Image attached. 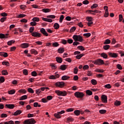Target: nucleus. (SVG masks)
<instances>
[{"instance_id":"nucleus-1","label":"nucleus","mask_w":124,"mask_h":124,"mask_svg":"<svg viewBox=\"0 0 124 124\" xmlns=\"http://www.w3.org/2000/svg\"><path fill=\"white\" fill-rule=\"evenodd\" d=\"M73 39L75 41H79V42H82V41H83V37L80 35H74L73 36Z\"/></svg>"},{"instance_id":"nucleus-2","label":"nucleus","mask_w":124,"mask_h":124,"mask_svg":"<svg viewBox=\"0 0 124 124\" xmlns=\"http://www.w3.org/2000/svg\"><path fill=\"white\" fill-rule=\"evenodd\" d=\"M56 93L61 96H66L67 93L66 91H61L60 90L55 91Z\"/></svg>"},{"instance_id":"nucleus-3","label":"nucleus","mask_w":124,"mask_h":124,"mask_svg":"<svg viewBox=\"0 0 124 124\" xmlns=\"http://www.w3.org/2000/svg\"><path fill=\"white\" fill-rule=\"evenodd\" d=\"M92 63L97 65H101V64H104V61L101 59H98L96 61H92Z\"/></svg>"},{"instance_id":"nucleus-4","label":"nucleus","mask_w":124,"mask_h":124,"mask_svg":"<svg viewBox=\"0 0 124 124\" xmlns=\"http://www.w3.org/2000/svg\"><path fill=\"white\" fill-rule=\"evenodd\" d=\"M35 120L33 118L26 120L24 122L23 124H35Z\"/></svg>"},{"instance_id":"nucleus-5","label":"nucleus","mask_w":124,"mask_h":124,"mask_svg":"<svg viewBox=\"0 0 124 124\" xmlns=\"http://www.w3.org/2000/svg\"><path fill=\"white\" fill-rule=\"evenodd\" d=\"M64 110H61V111L58 112L57 113H55L54 116L56 119H61L62 118L61 115H62V114H64Z\"/></svg>"},{"instance_id":"nucleus-6","label":"nucleus","mask_w":124,"mask_h":124,"mask_svg":"<svg viewBox=\"0 0 124 124\" xmlns=\"http://www.w3.org/2000/svg\"><path fill=\"white\" fill-rule=\"evenodd\" d=\"M84 95L85 94L82 92H76L75 93V96L78 98H82V97H84Z\"/></svg>"},{"instance_id":"nucleus-7","label":"nucleus","mask_w":124,"mask_h":124,"mask_svg":"<svg viewBox=\"0 0 124 124\" xmlns=\"http://www.w3.org/2000/svg\"><path fill=\"white\" fill-rule=\"evenodd\" d=\"M81 54V52L79 51H75L74 52L75 55H78L76 56V59H77L78 60H80V59H81V58H82V57L84 56L83 54Z\"/></svg>"},{"instance_id":"nucleus-8","label":"nucleus","mask_w":124,"mask_h":124,"mask_svg":"<svg viewBox=\"0 0 124 124\" xmlns=\"http://www.w3.org/2000/svg\"><path fill=\"white\" fill-rule=\"evenodd\" d=\"M56 87H58L59 88H63L64 87V82L58 81L55 84Z\"/></svg>"},{"instance_id":"nucleus-9","label":"nucleus","mask_w":124,"mask_h":124,"mask_svg":"<svg viewBox=\"0 0 124 124\" xmlns=\"http://www.w3.org/2000/svg\"><path fill=\"white\" fill-rule=\"evenodd\" d=\"M101 100L104 103H107V96L103 94L101 96Z\"/></svg>"},{"instance_id":"nucleus-10","label":"nucleus","mask_w":124,"mask_h":124,"mask_svg":"<svg viewBox=\"0 0 124 124\" xmlns=\"http://www.w3.org/2000/svg\"><path fill=\"white\" fill-rule=\"evenodd\" d=\"M32 36H33L34 37H41V34L40 33H38L37 32H33L31 33Z\"/></svg>"},{"instance_id":"nucleus-11","label":"nucleus","mask_w":124,"mask_h":124,"mask_svg":"<svg viewBox=\"0 0 124 124\" xmlns=\"http://www.w3.org/2000/svg\"><path fill=\"white\" fill-rule=\"evenodd\" d=\"M60 77V75L57 74V73H55V75H52L50 76L49 78V79H55L56 78H59Z\"/></svg>"},{"instance_id":"nucleus-12","label":"nucleus","mask_w":124,"mask_h":124,"mask_svg":"<svg viewBox=\"0 0 124 124\" xmlns=\"http://www.w3.org/2000/svg\"><path fill=\"white\" fill-rule=\"evenodd\" d=\"M108 56L109 57H111V58H117L118 54L115 53H112V52H108Z\"/></svg>"},{"instance_id":"nucleus-13","label":"nucleus","mask_w":124,"mask_h":124,"mask_svg":"<svg viewBox=\"0 0 124 124\" xmlns=\"http://www.w3.org/2000/svg\"><path fill=\"white\" fill-rule=\"evenodd\" d=\"M40 31L41 33H42L44 35H45L46 36H48V33L46 31V30L44 28H42L40 30Z\"/></svg>"},{"instance_id":"nucleus-14","label":"nucleus","mask_w":124,"mask_h":124,"mask_svg":"<svg viewBox=\"0 0 124 124\" xmlns=\"http://www.w3.org/2000/svg\"><path fill=\"white\" fill-rule=\"evenodd\" d=\"M22 112H23V110H17L14 112V113L13 114V116H18V115L22 114Z\"/></svg>"},{"instance_id":"nucleus-15","label":"nucleus","mask_w":124,"mask_h":124,"mask_svg":"<svg viewBox=\"0 0 124 124\" xmlns=\"http://www.w3.org/2000/svg\"><path fill=\"white\" fill-rule=\"evenodd\" d=\"M5 107L6 108H8V109H13L15 107V105L13 104H6Z\"/></svg>"},{"instance_id":"nucleus-16","label":"nucleus","mask_w":124,"mask_h":124,"mask_svg":"<svg viewBox=\"0 0 124 124\" xmlns=\"http://www.w3.org/2000/svg\"><path fill=\"white\" fill-rule=\"evenodd\" d=\"M7 36H8V34H2L0 33V38L1 39H2L3 38H7Z\"/></svg>"},{"instance_id":"nucleus-17","label":"nucleus","mask_w":124,"mask_h":124,"mask_svg":"<svg viewBox=\"0 0 124 124\" xmlns=\"http://www.w3.org/2000/svg\"><path fill=\"white\" fill-rule=\"evenodd\" d=\"M21 48H26L30 46V44L28 43H23L21 45Z\"/></svg>"},{"instance_id":"nucleus-18","label":"nucleus","mask_w":124,"mask_h":124,"mask_svg":"<svg viewBox=\"0 0 124 124\" xmlns=\"http://www.w3.org/2000/svg\"><path fill=\"white\" fill-rule=\"evenodd\" d=\"M56 60L57 62H59V63H62V59L61 57H57L56 58Z\"/></svg>"},{"instance_id":"nucleus-19","label":"nucleus","mask_w":124,"mask_h":124,"mask_svg":"<svg viewBox=\"0 0 124 124\" xmlns=\"http://www.w3.org/2000/svg\"><path fill=\"white\" fill-rule=\"evenodd\" d=\"M58 52L59 53V54H62V53L64 52V48L63 47H60L58 49Z\"/></svg>"},{"instance_id":"nucleus-20","label":"nucleus","mask_w":124,"mask_h":124,"mask_svg":"<svg viewBox=\"0 0 124 124\" xmlns=\"http://www.w3.org/2000/svg\"><path fill=\"white\" fill-rule=\"evenodd\" d=\"M0 55L4 58H7L8 57V54L6 52H0Z\"/></svg>"},{"instance_id":"nucleus-21","label":"nucleus","mask_w":124,"mask_h":124,"mask_svg":"<svg viewBox=\"0 0 124 124\" xmlns=\"http://www.w3.org/2000/svg\"><path fill=\"white\" fill-rule=\"evenodd\" d=\"M30 52H31V54H33L34 55H37V54H38V52H37V51H36L34 49H31L30 50Z\"/></svg>"},{"instance_id":"nucleus-22","label":"nucleus","mask_w":124,"mask_h":124,"mask_svg":"<svg viewBox=\"0 0 124 124\" xmlns=\"http://www.w3.org/2000/svg\"><path fill=\"white\" fill-rule=\"evenodd\" d=\"M121 102H120V101L119 100H116L114 102V105H115V106H120V105H121Z\"/></svg>"},{"instance_id":"nucleus-23","label":"nucleus","mask_w":124,"mask_h":124,"mask_svg":"<svg viewBox=\"0 0 124 124\" xmlns=\"http://www.w3.org/2000/svg\"><path fill=\"white\" fill-rule=\"evenodd\" d=\"M70 78V77L67 76H63L62 77V79L63 81H65V80H67L68 79H69Z\"/></svg>"},{"instance_id":"nucleus-24","label":"nucleus","mask_w":124,"mask_h":124,"mask_svg":"<svg viewBox=\"0 0 124 124\" xmlns=\"http://www.w3.org/2000/svg\"><path fill=\"white\" fill-rule=\"evenodd\" d=\"M42 11L45 13H48L51 11V10L50 9L44 8L42 10Z\"/></svg>"},{"instance_id":"nucleus-25","label":"nucleus","mask_w":124,"mask_h":124,"mask_svg":"<svg viewBox=\"0 0 124 124\" xmlns=\"http://www.w3.org/2000/svg\"><path fill=\"white\" fill-rule=\"evenodd\" d=\"M28 98V96L27 95H24L20 97L19 100H25Z\"/></svg>"},{"instance_id":"nucleus-26","label":"nucleus","mask_w":124,"mask_h":124,"mask_svg":"<svg viewBox=\"0 0 124 124\" xmlns=\"http://www.w3.org/2000/svg\"><path fill=\"white\" fill-rule=\"evenodd\" d=\"M54 28L55 30H58L60 28V25L58 23H55L54 24Z\"/></svg>"},{"instance_id":"nucleus-27","label":"nucleus","mask_w":124,"mask_h":124,"mask_svg":"<svg viewBox=\"0 0 124 124\" xmlns=\"http://www.w3.org/2000/svg\"><path fill=\"white\" fill-rule=\"evenodd\" d=\"M66 66L67 65L65 64L62 65L61 66L60 69H61V70H65V69H66Z\"/></svg>"},{"instance_id":"nucleus-28","label":"nucleus","mask_w":124,"mask_h":124,"mask_svg":"<svg viewBox=\"0 0 124 124\" xmlns=\"http://www.w3.org/2000/svg\"><path fill=\"white\" fill-rule=\"evenodd\" d=\"M101 56L104 59H107V58L108 57V56L105 53H101Z\"/></svg>"},{"instance_id":"nucleus-29","label":"nucleus","mask_w":124,"mask_h":124,"mask_svg":"<svg viewBox=\"0 0 124 124\" xmlns=\"http://www.w3.org/2000/svg\"><path fill=\"white\" fill-rule=\"evenodd\" d=\"M108 16H109V12H108V9H106L105 13L104 14V17L106 18L108 17Z\"/></svg>"},{"instance_id":"nucleus-30","label":"nucleus","mask_w":124,"mask_h":124,"mask_svg":"<svg viewBox=\"0 0 124 124\" xmlns=\"http://www.w3.org/2000/svg\"><path fill=\"white\" fill-rule=\"evenodd\" d=\"M95 71L96 72H99V73H103V72H104V71L102 69H96Z\"/></svg>"},{"instance_id":"nucleus-31","label":"nucleus","mask_w":124,"mask_h":124,"mask_svg":"<svg viewBox=\"0 0 124 124\" xmlns=\"http://www.w3.org/2000/svg\"><path fill=\"white\" fill-rule=\"evenodd\" d=\"M109 48H110V46L108 45H106L103 46V49L104 50H109Z\"/></svg>"},{"instance_id":"nucleus-32","label":"nucleus","mask_w":124,"mask_h":124,"mask_svg":"<svg viewBox=\"0 0 124 124\" xmlns=\"http://www.w3.org/2000/svg\"><path fill=\"white\" fill-rule=\"evenodd\" d=\"M80 113H81V111H80V110H76L74 111V114H75L76 116H79Z\"/></svg>"},{"instance_id":"nucleus-33","label":"nucleus","mask_w":124,"mask_h":124,"mask_svg":"<svg viewBox=\"0 0 124 124\" xmlns=\"http://www.w3.org/2000/svg\"><path fill=\"white\" fill-rule=\"evenodd\" d=\"M111 43V41L109 39H106L105 42H104V44H110Z\"/></svg>"},{"instance_id":"nucleus-34","label":"nucleus","mask_w":124,"mask_h":124,"mask_svg":"<svg viewBox=\"0 0 124 124\" xmlns=\"http://www.w3.org/2000/svg\"><path fill=\"white\" fill-rule=\"evenodd\" d=\"M78 49H79L80 50V51H84L85 50V47H83L82 46H79L77 47Z\"/></svg>"},{"instance_id":"nucleus-35","label":"nucleus","mask_w":124,"mask_h":124,"mask_svg":"<svg viewBox=\"0 0 124 124\" xmlns=\"http://www.w3.org/2000/svg\"><path fill=\"white\" fill-rule=\"evenodd\" d=\"M91 84H92V85H96V84H97V82L96 81V80L95 79H92L91 81Z\"/></svg>"},{"instance_id":"nucleus-36","label":"nucleus","mask_w":124,"mask_h":124,"mask_svg":"<svg viewBox=\"0 0 124 124\" xmlns=\"http://www.w3.org/2000/svg\"><path fill=\"white\" fill-rule=\"evenodd\" d=\"M63 19H64V16L63 15H61L60 17V23H62V21L63 20Z\"/></svg>"},{"instance_id":"nucleus-37","label":"nucleus","mask_w":124,"mask_h":124,"mask_svg":"<svg viewBox=\"0 0 124 124\" xmlns=\"http://www.w3.org/2000/svg\"><path fill=\"white\" fill-rule=\"evenodd\" d=\"M26 16H27L26 15L20 14L18 16H17L16 17H17V18H24V17H26Z\"/></svg>"},{"instance_id":"nucleus-38","label":"nucleus","mask_w":124,"mask_h":124,"mask_svg":"<svg viewBox=\"0 0 124 124\" xmlns=\"http://www.w3.org/2000/svg\"><path fill=\"white\" fill-rule=\"evenodd\" d=\"M12 43H15V41H14L13 40H11V41L8 42L7 44H8V45H9V46H10L12 45Z\"/></svg>"},{"instance_id":"nucleus-39","label":"nucleus","mask_w":124,"mask_h":124,"mask_svg":"<svg viewBox=\"0 0 124 124\" xmlns=\"http://www.w3.org/2000/svg\"><path fill=\"white\" fill-rule=\"evenodd\" d=\"M32 20L33 22H39V18L38 17H33Z\"/></svg>"},{"instance_id":"nucleus-40","label":"nucleus","mask_w":124,"mask_h":124,"mask_svg":"<svg viewBox=\"0 0 124 124\" xmlns=\"http://www.w3.org/2000/svg\"><path fill=\"white\" fill-rule=\"evenodd\" d=\"M2 75H8V72H7V71L6 70H3L2 71Z\"/></svg>"},{"instance_id":"nucleus-41","label":"nucleus","mask_w":124,"mask_h":124,"mask_svg":"<svg viewBox=\"0 0 124 124\" xmlns=\"http://www.w3.org/2000/svg\"><path fill=\"white\" fill-rule=\"evenodd\" d=\"M52 46L54 47H59V46H60V44H59L58 42H55L52 44Z\"/></svg>"},{"instance_id":"nucleus-42","label":"nucleus","mask_w":124,"mask_h":124,"mask_svg":"<svg viewBox=\"0 0 124 124\" xmlns=\"http://www.w3.org/2000/svg\"><path fill=\"white\" fill-rule=\"evenodd\" d=\"M97 6H98V5L97 4H93V5L91 6V9H93V8H96Z\"/></svg>"},{"instance_id":"nucleus-43","label":"nucleus","mask_w":124,"mask_h":124,"mask_svg":"<svg viewBox=\"0 0 124 124\" xmlns=\"http://www.w3.org/2000/svg\"><path fill=\"white\" fill-rule=\"evenodd\" d=\"M86 93L88 95H92V94H93V92L91 91V90H87Z\"/></svg>"},{"instance_id":"nucleus-44","label":"nucleus","mask_w":124,"mask_h":124,"mask_svg":"<svg viewBox=\"0 0 124 124\" xmlns=\"http://www.w3.org/2000/svg\"><path fill=\"white\" fill-rule=\"evenodd\" d=\"M28 91L29 93H34V91L33 90H32L31 88H29L28 89Z\"/></svg>"},{"instance_id":"nucleus-45","label":"nucleus","mask_w":124,"mask_h":124,"mask_svg":"<svg viewBox=\"0 0 124 124\" xmlns=\"http://www.w3.org/2000/svg\"><path fill=\"white\" fill-rule=\"evenodd\" d=\"M76 30V27H72L70 30V32H73V31H75V30Z\"/></svg>"},{"instance_id":"nucleus-46","label":"nucleus","mask_w":124,"mask_h":124,"mask_svg":"<svg viewBox=\"0 0 124 124\" xmlns=\"http://www.w3.org/2000/svg\"><path fill=\"white\" fill-rule=\"evenodd\" d=\"M86 20L88 21V22H92L93 20V17H92L91 16H87L86 17Z\"/></svg>"},{"instance_id":"nucleus-47","label":"nucleus","mask_w":124,"mask_h":124,"mask_svg":"<svg viewBox=\"0 0 124 124\" xmlns=\"http://www.w3.org/2000/svg\"><path fill=\"white\" fill-rule=\"evenodd\" d=\"M47 18H50L51 19H55L56 18V16L54 15H49L46 16Z\"/></svg>"},{"instance_id":"nucleus-48","label":"nucleus","mask_w":124,"mask_h":124,"mask_svg":"<svg viewBox=\"0 0 124 124\" xmlns=\"http://www.w3.org/2000/svg\"><path fill=\"white\" fill-rule=\"evenodd\" d=\"M74 73H75V74H78V67H76L74 69Z\"/></svg>"},{"instance_id":"nucleus-49","label":"nucleus","mask_w":124,"mask_h":124,"mask_svg":"<svg viewBox=\"0 0 124 124\" xmlns=\"http://www.w3.org/2000/svg\"><path fill=\"white\" fill-rule=\"evenodd\" d=\"M2 64H3V65H6V66H8V65H9V62H2Z\"/></svg>"},{"instance_id":"nucleus-50","label":"nucleus","mask_w":124,"mask_h":124,"mask_svg":"<svg viewBox=\"0 0 124 124\" xmlns=\"http://www.w3.org/2000/svg\"><path fill=\"white\" fill-rule=\"evenodd\" d=\"M33 31H34V27H30L29 29L30 32H31V33H32V32H33Z\"/></svg>"},{"instance_id":"nucleus-51","label":"nucleus","mask_w":124,"mask_h":124,"mask_svg":"<svg viewBox=\"0 0 124 124\" xmlns=\"http://www.w3.org/2000/svg\"><path fill=\"white\" fill-rule=\"evenodd\" d=\"M107 111L105 109H102L99 110V113L100 114H105L106 113Z\"/></svg>"},{"instance_id":"nucleus-52","label":"nucleus","mask_w":124,"mask_h":124,"mask_svg":"<svg viewBox=\"0 0 124 124\" xmlns=\"http://www.w3.org/2000/svg\"><path fill=\"white\" fill-rule=\"evenodd\" d=\"M31 75L32 76L35 77V76H37V73H36L35 71H33L31 72Z\"/></svg>"},{"instance_id":"nucleus-53","label":"nucleus","mask_w":124,"mask_h":124,"mask_svg":"<svg viewBox=\"0 0 124 124\" xmlns=\"http://www.w3.org/2000/svg\"><path fill=\"white\" fill-rule=\"evenodd\" d=\"M23 74H24V75H28V70L24 69L23 70Z\"/></svg>"},{"instance_id":"nucleus-54","label":"nucleus","mask_w":124,"mask_h":124,"mask_svg":"<svg viewBox=\"0 0 124 124\" xmlns=\"http://www.w3.org/2000/svg\"><path fill=\"white\" fill-rule=\"evenodd\" d=\"M83 35L86 37H90V36L91 35V33H84Z\"/></svg>"},{"instance_id":"nucleus-55","label":"nucleus","mask_w":124,"mask_h":124,"mask_svg":"<svg viewBox=\"0 0 124 124\" xmlns=\"http://www.w3.org/2000/svg\"><path fill=\"white\" fill-rule=\"evenodd\" d=\"M9 94H14L15 93V91L14 90H10L8 92Z\"/></svg>"},{"instance_id":"nucleus-56","label":"nucleus","mask_w":124,"mask_h":124,"mask_svg":"<svg viewBox=\"0 0 124 124\" xmlns=\"http://www.w3.org/2000/svg\"><path fill=\"white\" fill-rule=\"evenodd\" d=\"M20 7L21 9H22V10H24V9H26V8H27V6L25 5H21Z\"/></svg>"},{"instance_id":"nucleus-57","label":"nucleus","mask_w":124,"mask_h":124,"mask_svg":"<svg viewBox=\"0 0 124 124\" xmlns=\"http://www.w3.org/2000/svg\"><path fill=\"white\" fill-rule=\"evenodd\" d=\"M117 67L118 69H120V70H122V69H123V67H122V65L120 64H118L117 65Z\"/></svg>"},{"instance_id":"nucleus-58","label":"nucleus","mask_w":124,"mask_h":124,"mask_svg":"<svg viewBox=\"0 0 124 124\" xmlns=\"http://www.w3.org/2000/svg\"><path fill=\"white\" fill-rule=\"evenodd\" d=\"M0 117L1 118H6V117H7V114H6V113H2Z\"/></svg>"},{"instance_id":"nucleus-59","label":"nucleus","mask_w":124,"mask_h":124,"mask_svg":"<svg viewBox=\"0 0 124 124\" xmlns=\"http://www.w3.org/2000/svg\"><path fill=\"white\" fill-rule=\"evenodd\" d=\"M46 99H47V100H51V99H53V96H47L46 97Z\"/></svg>"},{"instance_id":"nucleus-60","label":"nucleus","mask_w":124,"mask_h":124,"mask_svg":"<svg viewBox=\"0 0 124 124\" xmlns=\"http://www.w3.org/2000/svg\"><path fill=\"white\" fill-rule=\"evenodd\" d=\"M105 88H106V89H111V85L109 84H106V85H105Z\"/></svg>"},{"instance_id":"nucleus-61","label":"nucleus","mask_w":124,"mask_h":124,"mask_svg":"<svg viewBox=\"0 0 124 124\" xmlns=\"http://www.w3.org/2000/svg\"><path fill=\"white\" fill-rule=\"evenodd\" d=\"M5 79H4V78L3 77H1L0 78V81L1 83H3Z\"/></svg>"},{"instance_id":"nucleus-62","label":"nucleus","mask_w":124,"mask_h":124,"mask_svg":"<svg viewBox=\"0 0 124 124\" xmlns=\"http://www.w3.org/2000/svg\"><path fill=\"white\" fill-rule=\"evenodd\" d=\"M65 20H66V21H71V17L67 16L65 17Z\"/></svg>"},{"instance_id":"nucleus-63","label":"nucleus","mask_w":124,"mask_h":124,"mask_svg":"<svg viewBox=\"0 0 124 124\" xmlns=\"http://www.w3.org/2000/svg\"><path fill=\"white\" fill-rule=\"evenodd\" d=\"M74 110V109H73V108H70L66 109L67 112H73V111Z\"/></svg>"},{"instance_id":"nucleus-64","label":"nucleus","mask_w":124,"mask_h":124,"mask_svg":"<svg viewBox=\"0 0 124 124\" xmlns=\"http://www.w3.org/2000/svg\"><path fill=\"white\" fill-rule=\"evenodd\" d=\"M41 93V89H38L36 90V93L37 94H39Z\"/></svg>"}]
</instances>
